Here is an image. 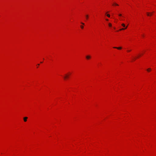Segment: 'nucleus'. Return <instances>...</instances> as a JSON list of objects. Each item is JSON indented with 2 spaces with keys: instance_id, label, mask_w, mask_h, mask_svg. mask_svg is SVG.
<instances>
[{
  "instance_id": "1",
  "label": "nucleus",
  "mask_w": 156,
  "mask_h": 156,
  "mask_svg": "<svg viewBox=\"0 0 156 156\" xmlns=\"http://www.w3.org/2000/svg\"><path fill=\"white\" fill-rule=\"evenodd\" d=\"M69 75L66 74L65 76L64 77V79H66L68 78Z\"/></svg>"
},
{
  "instance_id": "2",
  "label": "nucleus",
  "mask_w": 156,
  "mask_h": 156,
  "mask_svg": "<svg viewBox=\"0 0 156 156\" xmlns=\"http://www.w3.org/2000/svg\"><path fill=\"white\" fill-rule=\"evenodd\" d=\"M91 58V56L90 55H87L86 56V58L87 59H89Z\"/></svg>"
},
{
  "instance_id": "3",
  "label": "nucleus",
  "mask_w": 156,
  "mask_h": 156,
  "mask_svg": "<svg viewBox=\"0 0 156 156\" xmlns=\"http://www.w3.org/2000/svg\"><path fill=\"white\" fill-rule=\"evenodd\" d=\"M27 119H28V117H24V118H23L24 121L25 122H26L27 121Z\"/></svg>"
},
{
  "instance_id": "4",
  "label": "nucleus",
  "mask_w": 156,
  "mask_h": 156,
  "mask_svg": "<svg viewBox=\"0 0 156 156\" xmlns=\"http://www.w3.org/2000/svg\"><path fill=\"white\" fill-rule=\"evenodd\" d=\"M147 15L148 16H151L152 14V13L147 12Z\"/></svg>"
},
{
  "instance_id": "5",
  "label": "nucleus",
  "mask_w": 156,
  "mask_h": 156,
  "mask_svg": "<svg viewBox=\"0 0 156 156\" xmlns=\"http://www.w3.org/2000/svg\"><path fill=\"white\" fill-rule=\"evenodd\" d=\"M113 48H114L117 49H121L122 48L121 47H114Z\"/></svg>"
},
{
  "instance_id": "6",
  "label": "nucleus",
  "mask_w": 156,
  "mask_h": 156,
  "mask_svg": "<svg viewBox=\"0 0 156 156\" xmlns=\"http://www.w3.org/2000/svg\"><path fill=\"white\" fill-rule=\"evenodd\" d=\"M127 26H126V27H125V28H122V29H120V30H125V29H126L127 28Z\"/></svg>"
},
{
  "instance_id": "7",
  "label": "nucleus",
  "mask_w": 156,
  "mask_h": 156,
  "mask_svg": "<svg viewBox=\"0 0 156 156\" xmlns=\"http://www.w3.org/2000/svg\"><path fill=\"white\" fill-rule=\"evenodd\" d=\"M86 18L87 20L88 19V18L89 17V16L88 15H86Z\"/></svg>"
},
{
  "instance_id": "8",
  "label": "nucleus",
  "mask_w": 156,
  "mask_h": 156,
  "mask_svg": "<svg viewBox=\"0 0 156 156\" xmlns=\"http://www.w3.org/2000/svg\"><path fill=\"white\" fill-rule=\"evenodd\" d=\"M151 70V68H148L147 69V71L148 72H150Z\"/></svg>"
},
{
  "instance_id": "9",
  "label": "nucleus",
  "mask_w": 156,
  "mask_h": 156,
  "mask_svg": "<svg viewBox=\"0 0 156 156\" xmlns=\"http://www.w3.org/2000/svg\"><path fill=\"white\" fill-rule=\"evenodd\" d=\"M113 5H116V6H118L119 5L118 4H117L115 3H114L113 4Z\"/></svg>"
},
{
  "instance_id": "10",
  "label": "nucleus",
  "mask_w": 156,
  "mask_h": 156,
  "mask_svg": "<svg viewBox=\"0 0 156 156\" xmlns=\"http://www.w3.org/2000/svg\"><path fill=\"white\" fill-rule=\"evenodd\" d=\"M108 25L110 27H111L112 26V24L111 23H109Z\"/></svg>"
},
{
  "instance_id": "11",
  "label": "nucleus",
  "mask_w": 156,
  "mask_h": 156,
  "mask_svg": "<svg viewBox=\"0 0 156 156\" xmlns=\"http://www.w3.org/2000/svg\"><path fill=\"white\" fill-rule=\"evenodd\" d=\"M122 25L124 27H125V25L124 23L122 24Z\"/></svg>"
},
{
  "instance_id": "12",
  "label": "nucleus",
  "mask_w": 156,
  "mask_h": 156,
  "mask_svg": "<svg viewBox=\"0 0 156 156\" xmlns=\"http://www.w3.org/2000/svg\"><path fill=\"white\" fill-rule=\"evenodd\" d=\"M107 16H108L109 17H110V15L109 14H107Z\"/></svg>"
},
{
  "instance_id": "13",
  "label": "nucleus",
  "mask_w": 156,
  "mask_h": 156,
  "mask_svg": "<svg viewBox=\"0 0 156 156\" xmlns=\"http://www.w3.org/2000/svg\"><path fill=\"white\" fill-rule=\"evenodd\" d=\"M80 27H81V28H82V29H83V26H82V25H81V26H80Z\"/></svg>"
},
{
  "instance_id": "14",
  "label": "nucleus",
  "mask_w": 156,
  "mask_h": 156,
  "mask_svg": "<svg viewBox=\"0 0 156 156\" xmlns=\"http://www.w3.org/2000/svg\"><path fill=\"white\" fill-rule=\"evenodd\" d=\"M81 24H82L83 25H84V23H83L81 22Z\"/></svg>"
},
{
  "instance_id": "15",
  "label": "nucleus",
  "mask_w": 156,
  "mask_h": 156,
  "mask_svg": "<svg viewBox=\"0 0 156 156\" xmlns=\"http://www.w3.org/2000/svg\"><path fill=\"white\" fill-rule=\"evenodd\" d=\"M119 16H122V14H119Z\"/></svg>"
},
{
  "instance_id": "16",
  "label": "nucleus",
  "mask_w": 156,
  "mask_h": 156,
  "mask_svg": "<svg viewBox=\"0 0 156 156\" xmlns=\"http://www.w3.org/2000/svg\"><path fill=\"white\" fill-rule=\"evenodd\" d=\"M136 58H134V60H135L136 59Z\"/></svg>"
},
{
  "instance_id": "17",
  "label": "nucleus",
  "mask_w": 156,
  "mask_h": 156,
  "mask_svg": "<svg viewBox=\"0 0 156 156\" xmlns=\"http://www.w3.org/2000/svg\"><path fill=\"white\" fill-rule=\"evenodd\" d=\"M131 51V50H128V51L129 52V51Z\"/></svg>"
},
{
  "instance_id": "18",
  "label": "nucleus",
  "mask_w": 156,
  "mask_h": 156,
  "mask_svg": "<svg viewBox=\"0 0 156 156\" xmlns=\"http://www.w3.org/2000/svg\"><path fill=\"white\" fill-rule=\"evenodd\" d=\"M37 66H38L39 65V64H37Z\"/></svg>"
},
{
  "instance_id": "19",
  "label": "nucleus",
  "mask_w": 156,
  "mask_h": 156,
  "mask_svg": "<svg viewBox=\"0 0 156 156\" xmlns=\"http://www.w3.org/2000/svg\"><path fill=\"white\" fill-rule=\"evenodd\" d=\"M37 66H38L39 65V64H37Z\"/></svg>"
},
{
  "instance_id": "20",
  "label": "nucleus",
  "mask_w": 156,
  "mask_h": 156,
  "mask_svg": "<svg viewBox=\"0 0 156 156\" xmlns=\"http://www.w3.org/2000/svg\"><path fill=\"white\" fill-rule=\"evenodd\" d=\"M106 20L107 21H108V19H106Z\"/></svg>"
},
{
  "instance_id": "21",
  "label": "nucleus",
  "mask_w": 156,
  "mask_h": 156,
  "mask_svg": "<svg viewBox=\"0 0 156 156\" xmlns=\"http://www.w3.org/2000/svg\"><path fill=\"white\" fill-rule=\"evenodd\" d=\"M41 63H42V62H41Z\"/></svg>"
},
{
  "instance_id": "22",
  "label": "nucleus",
  "mask_w": 156,
  "mask_h": 156,
  "mask_svg": "<svg viewBox=\"0 0 156 156\" xmlns=\"http://www.w3.org/2000/svg\"><path fill=\"white\" fill-rule=\"evenodd\" d=\"M142 36H143V37H144V35H142Z\"/></svg>"
}]
</instances>
